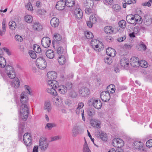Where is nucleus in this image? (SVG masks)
<instances>
[{
	"label": "nucleus",
	"instance_id": "393cba45",
	"mask_svg": "<svg viewBox=\"0 0 152 152\" xmlns=\"http://www.w3.org/2000/svg\"><path fill=\"white\" fill-rule=\"evenodd\" d=\"M120 64L123 67H127L129 65V59L126 58L121 59L120 61Z\"/></svg>",
	"mask_w": 152,
	"mask_h": 152
},
{
	"label": "nucleus",
	"instance_id": "c03bdc74",
	"mask_svg": "<svg viewBox=\"0 0 152 152\" xmlns=\"http://www.w3.org/2000/svg\"><path fill=\"white\" fill-rule=\"evenodd\" d=\"M118 24L119 26L122 29L125 28L126 27V23L124 20H122L120 21Z\"/></svg>",
	"mask_w": 152,
	"mask_h": 152
},
{
	"label": "nucleus",
	"instance_id": "69168bd1",
	"mask_svg": "<svg viewBox=\"0 0 152 152\" xmlns=\"http://www.w3.org/2000/svg\"><path fill=\"white\" fill-rule=\"evenodd\" d=\"M104 2L106 5H110L113 3V0H104Z\"/></svg>",
	"mask_w": 152,
	"mask_h": 152
},
{
	"label": "nucleus",
	"instance_id": "680f3d73",
	"mask_svg": "<svg viewBox=\"0 0 152 152\" xmlns=\"http://www.w3.org/2000/svg\"><path fill=\"white\" fill-rule=\"evenodd\" d=\"M61 137L59 136H55L53 137H51V141H56L58 140L61 139Z\"/></svg>",
	"mask_w": 152,
	"mask_h": 152
},
{
	"label": "nucleus",
	"instance_id": "f8f14e48",
	"mask_svg": "<svg viewBox=\"0 0 152 152\" xmlns=\"http://www.w3.org/2000/svg\"><path fill=\"white\" fill-rule=\"evenodd\" d=\"M90 93L89 89L86 87L81 88L79 91L80 95L82 97L87 96Z\"/></svg>",
	"mask_w": 152,
	"mask_h": 152
},
{
	"label": "nucleus",
	"instance_id": "ddd939ff",
	"mask_svg": "<svg viewBox=\"0 0 152 152\" xmlns=\"http://www.w3.org/2000/svg\"><path fill=\"white\" fill-rule=\"evenodd\" d=\"M57 91L60 94L64 95L67 92V88L66 86L64 85H58V84L57 87Z\"/></svg>",
	"mask_w": 152,
	"mask_h": 152
},
{
	"label": "nucleus",
	"instance_id": "bb28decb",
	"mask_svg": "<svg viewBox=\"0 0 152 152\" xmlns=\"http://www.w3.org/2000/svg\"><path fill=\"white\" fill-rule=\"evenodd\" d=\"M46 55L48 58L50 59L53 58L55 56L53 51L51 49L48 50L46 51Z\"/></svg>",
	"mask_w": 152,
	"mask_h": 152
},
{
	"label": "nucleus",
	"instance_id": "49530a36",
	"mask_svg": "<svg viewBox=\"0 0 152 152\" xmlns=\"http://www.w3.org/2000/svg\"><path fill=\"white\" fill-rule=\"evenodd\" d=\"M25 21L27 23H30L32 22L33 20V17L30 15H26L24 17Z\"/></svg>",
	"mask_w": 152,
	"mask_h": 152
},
{
	"label": "nucleus",
	"instance_id": "774afa93",
	"mask_svg": "<svg viewBox=\"0 0 152 152\" xmlns=\"http://www.w3.org/2000/svg\"><path fill=\"white\" fill-rule=\"evenodd\" d=\"M65 86H66L67 90H69L71 89L72 88V85L71 83L69 82L67 83Z\"/></svg>",
	"mask_w": 152,
	"mask_h": 152
},
{
	"label": "nucleus",
	"instance_id": "4be33fe9",
	"mask_svg": "<svg viewBox=\"0 0 152 152\" xmlns=\"http://www.w3.org/2000/svg\"><path fill=\"white\" fill-rule=\"evenodd\" d=\"M91 124L92 126L94 128H99L100 127L101 123L99 120L94 119L91 120Z\"/></svg>",
	"mask_w": 152,
	"mask_h": 152
},
{
	"label": "nucleus",
	"instance_id": "58836bf2",
	"mask_svg": "<svg viewBox=\"0 0 152 152\" xmlns=\"http://www.w3.org/2000/svg\"><path fill=\"white\" fill-rule=\"evenodd\" d=\"M83 152H91L86 140L83 145Z\"/></svg>",
	"mask_w": 152,
	"mask_h": 152
},
{
	"label": "nucleus",
	"instance_id": "aec40b11",
	"mask_svg": "<svg viewBox=\"0 0 152 152\" xmlns=\"http://www.w3.org/2000/svg\"><path fill=\"white\" fill-rule=\"evenodd\" d=\"M50 23L51 26L53 27H58L59 24V20L56 18H53L50 21Z\"/></svg>",
	"mask_w": 152,
	"mask_h": 152
},
{
	"label": "nucleus",
	"instance_id": "423d86ee",
	"mask_svg": "<svg viewBox=\"0 0 152 152\" xmlns=\"http://www.w3.org/2000/svg\"><path fill=\"white\" fill-rule=\"evenodd\" d=\"M36 63L37 67L40 69H44L47 66V64L46 61L42 57L37 58Z\"/></svg>",
	"mask_w": 152,
	"mask_h": 152
},
{
	"label": "nucleus",
	"instance_id": "0eeeda50",
	"mask_svg": "<svg viewBox=\"0 0 152 152\" xmlns=\"http://www.w3.org/2000/svg\"><path fill=\"white\" fill-rule=\"evenodd\" d=\"M49 145V143L45 137L41 138L39 141V147L42 151H45L48 149Z\"/></svg>",
	"mask_w": 152,
	"mask_h": 152
},
{
	"label": "nucleus",
	"instance_id": "09e8293b",
	"mask_svg": "<svg viewBox=\"0 0 152 152\" xmlns=\"http://www.w3.org/2000/svg\"><path fill=\"white\" fill-rule=\"evenodd\" d=\"M97 15H91L89 18V20L93 23H95L97 21Z\"/></svg>",
	"mask_w": 152,
	"mask_h": 152
},
{
	"label": "nucleus",
	"instance_id": "cd10ccee",
	"mask_svg": "<svg viewBox=\"0 0 152 152\" xmlns=\"http://www.w3.org/2000/svg\"><path fill=\"white\" fill-rule=\"evenodd\" d=\"M137 48L139 50H146V46L144 44V43L142 41L140 42L137 45Z\"/></svg>",
	"mask_w": 152,
	"mask_h": 152
},
{
	"label": "nucleus",
	"instance_id": "dca6fc26",
	"mask_svg": "<svg viewBox=\"0 0 152 152\" xmlns=\"http://www.w3.org/2000/svg\"><path fill=\"white\" fill-rule=\"evenodd\" d=\"M152 23V18L150 15H145L143 23L144 25L147 26H150Z\"/></svg>",
	"mask_w": 152,
	"mask_h": 152
},
{
	"label": "nucleus",
	"instance_id": "7c9ffc66",
	"mask_svg": "<svg viewBox=\"0 0 152 152\" xmlns=\"http://www.w3.org/2000/svg\"><path fill=\"white\" fill-rule=\"evenodd\" d=\"M114 28L110 26H107L104 28V31L107 34H112L114 31Z\"/></svg>",
	"mask_w": 152,
	"mask_h": 152
},
{
	"label": "nucleus",
	"instance_id": "9b49d317",
	"mask_svg": "<svg viewBox=\"0 0 152 152\" xmlns=\"http://www.w3.org/2000/svg\"><path fill=\"white\" fill-rule=\"evenodd\" d=\"M41 43L43 47L47 48L50 46L51 41L48 37H44L42 39Z\"/></svg>",
	"mask_w": 152,
	"mask_h": 152
},
{
	"label": "nucleus",
	"instance_id": "052dcab7",
	"mask_svg": "<svg viewBox=\"0 0 152 152\" xmlns=\"http://www.w3.org/2000/svg\"><path fill=\"white\" fill-rule=\"evenodd\" d=\"M16 40L18 42H21L23 41V39L22 37L19 35H16L15 37Z\"/></svg>",
	"mask_w": 152,
	"mask_h": 152
},
{
	"label": "nucleus",
	"instance_id": "37998d69",
	"mask_svg": "<svg viewBox=\"0 0 152 152\" xmlns=\"http://www.w3.org/2000/svg\"><path fill=\"white\" fill-rule=\"evenodd\" d=\"M9 24L10 28L11 29H14L16 28V23L13 21H11L9 22Z\"/></svg>",
	"mask_w": 152,
	"mask_h": 152
},
{
	"label": "nucleus",
	"instance_id": "0e129e2a",
	"mask_svg": "<svg viewBox=\"0 0 152 152\" xmlns=\"http://www.w3.org/2000/svg\"><path fill=\"white\" fill-rule=\"evenodd\" d=\"M53 127V124L50 123H48L47 124L46 126H45V129H50Z\"/></svg>",
	"mask_w": 152,
	"mask_h": 152
},
{
	"label": "nucleus",
	"instance_id": "f03ea898",
	"mask_svg": "<svg viewBox=\"0 0 152 152\" xmlns=\"http://www.w3.org/2000/svg\"><path fill=\"white\" fill-rule=\"evenodd\" d=\"M48 83L50 88H47L46 91L50 94L56 96L57 95L56 88L58 82L56 80H48Z\"/></svg>",
	"mask_w": 152,
	"mask_h": 152
},
{
	"label": "nucleus",
	"instance_id": "2f4dec72",
	"mask_svg": "<svg viewBox=\"0 0 152 152\" xmlns=\"http://www.w3.org/2000/svg\"><path fill=\"white\" fill-rule=\"evenodd\" d=\"M65 2L66 5L68 7H72L75 4L74 0H66Z\"/></svg>",
	"mask_w": 152,
	"mask_h": 152
},
{
	"label": "nucleus",
	"instance_id": "e2e57ef3",
	"mask_svg": "<svg viewBox=\"0 0 152 152\" xmlns=\"http://www.w3.org/2000/svg\"><path fill=\"white\" fill-rule=\"evenodd\" d=\"M54 37H55V39L57 41H60L61 39V38L59 34L55 35Z\"/></svg>",
	"mask_w": 152,
	"mask_h": 152
},
{
	"label": "nucleus",
	"instance_id": "c85d7f7f",
	"mask_svg": "<svg viewBox=\"0 0 152 152\" xmlns=\"http://www.w3.org/2000/svg\"><path fill=\"white\" fill-rule=\"evenodd\" d=\"M44 109L47 110L48 112L50 111L51 110V107L49 101H47L45 102L44 106Z\"/></svg>",
	"mask_w": 152,
	"mask_h": 152
},
{
	"label": "nucleus",
	"instance_id": "473e14b6",
	"mask_svg": "<svg viewBox=\"0 0 152 152\" xmlns=\"http://www.w3.org/2000/svg\"><path fill=\"white\" fill-rule=\"evenodd\" d=\"M34 29L36 31H39L42 28V26L39 23L36 22L33 25Z\"/></svg>",
	"mask_w": 152,
	"mask_h": 152
},
{
	"label": "nucleus",
	"instance_id": "f3484780",
	"mask_svg": "<svg viewBox=\"0 0 152 152\" xmlns=\"http://www.w3.org/2000/svg\"><path fill=\"white\" fill-rule=\"evenodd\" d=\"M47 76L49 79V80H53L56 79L57 78V74L54 71H50L47 73Z\"/></svg>",
	"mask_w": 152,
	"mask_h": 152
},
{
	"label": "nucleus",
	"instance_id": "338daca9",
	"mask_svg": "<svg viewBox=\"0 0 152 152\" xmlns=\"http://www.w3.org/2000/svg\"><path fill=\"white\" fill-rule=\"evenodd\" d=\"M42 5V2L40 1H37L35 3V6L37 8H40L41 7Z\"/></svg>",
	"mask_w": 152,
	"mask_h": 152
},
{
	"label": "nucleus",
	"instance_id": "6ab92c4d",
	"mask_svg": "<svg viewBox=\"0 0 152 152\" xmlns=\"http://www.w3.org/2000/svg\"><path fill=\"white\" fill-rule=\"evenodd\" d=\"M75 17L77 19H80L83 17V12L79 8H77L75 10Z\"/></svg>",
	"mask_w": 152,
	"mask_h": 152
},
{
	"label": "nucleus",
	"instance_id": "b1692460",
	"mask_svg": "<svg viewBox=\"0 0 152 152\" xmlns=\"http://www.w3.org/2000/svg\"><path fill=\"white\" fill-rule=\"evenodd\" d=\"M6 20L5 19H4L2 22V28H0V36H2L5 33L6 28Z\"/></svg>",
	"mask_w": 152,
	"mask_h": 152
},
{
	"label": "nucleus",
	"instance_id": "412c9836",
	"mask_svg": "<svg viewBox=\"0 0 152 152\" xmlns=\"http://www.w3.org/2000/svg\"><path fill=\"white\" fill-rule=\"evenodd\" d=\"M106 53L108 55L112 57H114L116 54L115 50L111 48H109L106 49Z\"/></svg>",
	"mask_w": 152,
	"mask_h": 152
},
{
	"label": "nucleus",
	"instance_id": "4468645a",
	"mask_svg": "<svg viewBox=\"0 0 152 152\" xmlns=\"http://www.w3.org/2000/svg\"><path fill=\"white\" fill-rule=\"evenodd\" d=\"M13 80L11 82V86L15 88H18L20 85V82L19 79L17 77L12 79Z\"/></svg>",
	"mask_w": 152,
	"mask_h": 152
},
{
	"label": "nucleus",
	"instance_id": "20e7f679",
	"mask_svg": "<svg viewBox=\"0 0 152 152\" xmlns=\"http://www.w3.org/2000/svg\"><path fill=\"white\" fill-rule=\"evenodd\" d=\"M5 72L8 77L11 79H14L16 77V73L13 67L7 65L5 66Z\"/></svg>",
	"mask_w": 152,
	"mask_h": 152
},
{
	"label": "nucleus",
	"instance_id": "6e6d98bb",
	"mask_svg": "<svg viewBox=\"0 0 152 152\" xmlns=\"http://www.w3.org/2000/svg\"><path fill=\"white\" fill-rule=\"evenodd\" d=\"M70 96L72 98H76L77 95V93L74 91H72L69 93Z\"/></svg>",
	"mask_w": 152,
	"mask_h": 152
},
{
	"label": "nucleus",
	"instance_id": "72a5a7b5",
	"mask_svg": "<svg viewBox=\"0 0 152 152\" xmlns=\"http://www.w3.org/2000/svg\"><path fill=\"white\" fill-rule=\"evenodd\" d=\"M6 64V62L4 58L0 56V67L4 68L7 65Z\"/></svg>",
	"mask_w": 152,
	"mask_h": 152
},
{
	"label": "nucleus",
	"instance_id": "4d7b16f0",
	"mask_svg": "<svg viewBox=\"0 0 152 152\" xmlns=\"http://www.w3.org/2000/svg\"><path fill=\"white\" fill-rule=\"evenodd\" d=\"M104 61L105 63L108 64H110L112 62V61L110 58L107 57L104 58Z\"/></svg>",
	"mask_w": 152,
	"mask_h": 152
},
{
	"label": "nucleus",
	"instance_id": "7ed1b4c3",
	"mask_svg": "<svg viewBox=\"0 0 152 152\" xmlns=\"http://www.w3.org/2000/svg\"><path fill=\"white\" fill-rule=\"evenodd\" d=\"M88 104L89 106H93L95 108L99 109L102 107V103L100 100L98 99L93 97L89 99Z\"/></svg>",
	"mask_w": 152,
	"mask_h": 152
},
{
	"label": "nucleus",
	"instance_id": "bf43d9fd",
	"mask_svg": "<svg viewBox=\"0 0 152 152\" xmlns=\"http://www.w3.org/2000/svg\"><path fill=\"white\" fill-rule=\"evenodd\" d=\"M146 146L148 148L152 147V139H150L148 140L146 143Z\"/></svg>",
	"mask_w": 152,
	"mask_h": 152
},
{
	"label": "nucleus",
	"instance_id": "f704fd0d",
	"mask_svg": "<svg viewBox=\"0 0 152 152\" xmlns=\"http://www.w3.org/2000/svg\"><path fill=\"white\" fill-rule=\"evenodd\" d=\"M58 61L59 64L61 65L65 64L66 62V59L63 55H61V56L58 57Z\"/></svg>",
	"mask_w": 152,
	"mask_h": 152
},
{
	"label": "nucleus",
	"instance_id": "9d476101",
	"mask_svg": "<svg viewBox=\"0 0 152 152\" xmlns=\"http://www.w3.org/2000/svg\"><path fill=\"white\" fill-rule=\"evenodd\" d=\"M101 99L103 101L106 102L110 99V96L109 92L104 91H102L100 94Z\"/></svg>",
	"mask_w": 152,
	"mask_h": 152
},
{
	"label": "nucleus",
	"instance_id": "8fccbe9b",
	"mask_svg": "<svg viewBox=\"0 0 152 152\" xmlns=\"http://www.w3.org/2000/svg\"><path fill=\"white\" fill-rule=\"evenodd\" d=\"M85 35L86 37L88 39H91L94 36L92 33L89 31H87L85 33Z\"/></svg>",
	"mask_w": 152,
	"mask_h": 152
},
{
	"label": "nucleus",
	"instance_id": "a211bd4d",
	"mask_svg": "<svg viewBox=\"0 0 152 152\" xmlns=\"http://www.w3.org/2000/svg\"><path fill=\"white\" fill-rule=\"evenodd\" d=\"M65 2L63 0L57 2L56 5V8L58 10H62L64 9L66 5Z\"/></svg>",
	"mask_w": 152,
	"mask_h": 152
},
{
	"label": "nucleus",
	"instance_id": "6e6552de",
	"mask_svg": "<svg viewBox=\"0 0 152 152\" xmlns=\"http://www.w3.org/2000/svg\"><path fill=\"white\" fill-rule=\"evenodd\" d=\"M24 143L27 147L30 146L32 144V138L31 134L28 133H25L23 137Z\"/></svg>",
	"mask_w": 152,
	"mask_h": 152
},
{
	"label": "nucleus",
	"instance_id": "1a4fd4ad",
	"mask_svg": "<svg viewBox=\"0 0 152 152\" xmlns=\"http://www.w3.org/2000/svg\"><path fill=\"white\" fill-rule=\"evenodd\" d=\"M112 145L116 148H121L124 145V141L121 139L119 138H115L113 139Z\"/></svg>",
	"mask_w": 152,
	"mask_h": 152
},
{
	"label": "nucleus",
	"instance_id": "a19ab883",
	"mask_svg": "<svg viewBox=\"0 0 152 152\" xmlns=\"http://www.w3.org/2000/svg\"><path fill=\"white\" fill-rule=\"evenodd\" d=\"M33 49L35 52L39 53L41 52V49L40 46L37 45L35 44L33 45Z\"/></svg>",
	"mask_w": 152,
	"mask_h": 152
},
{
	"label": "nucleus",
	"instance_id": "ea45409f",
	"mask_svg": "<svg viewBox=\"0 0 152 152\" xmlns=\"http://www.w3.org/2000/svg\"><path fill=\"white\" fill-rule=\"evenodd\" d=\"M113 10L116 12H120L121 10L120 6L118 4H114L112 7Z\"/></svg>",
	"mask_w": 152,
	"mask_h": 152
},
{
	"label": "nucleus",
	"instance_id": "13d9d810",
	"mask_svg": "<svg viewBox=\"0 0 152 152\" xmlns=\"http://www.w3.org/2000/svg\"><path fill=\"white\" fill-rule=\"evenodd\" d=\"M99 41L95 39L92 40L91 42V44L92 47H94L95 45L99 44Z\"/></svg>",
	"mask_w": 152,
	"mask_h": 152
},
{
	"label": "nucleus",
	"instance_id": "c9c22d12",
	"mask_svg": "<svg viewBox=\"0 0 152 152\" xmlns=\"http://www.w3.org/2000/svg\"><path fill=\"white\" fill-rule=\"evenodd\" d=\"M46 12V10L41 9H38L36 10V12L37 14L39 16L45 15Z\"/></svg>",
	"mask_w": 152,
	"mask_h": 152
},
{
	"label": "nucleus",
	"instance_id": "f257e3e1",
	"mask_svg": "<svg viewBox=\"0 0 152 152\" xmlns=\"http://www.w3.org/2000/svg\"><path fill=\"white\" fill-rule=\"evenodd\" d=\"M20 100L21 104L20 107L19 116L23 120L26 121L28 116V97L26 92H23L20 94Z\"/></svg>",
	"mask_w": 152,
	"mask_h": 152
},
{
	"label": "nucleus",
	"instance_id": "4c0bfd02",
	"mask_svg": "<svg viewBox=\"0 0 152 152\" xmlns=\"http://www.w3.org/2000/svg\"><path fill=\"white\" fill-rule=\"evenodd\" d=\"M102 45V44L99 43V44H96L94 46L92 47L93 48L97 51H100L103 49L104 48L103 46L102 45V47L101 46V48L100 47V45Z\"/></svg>",
	"mask_w": 152,
	"mask_h": 152
},
{
	"label": "nucleus",
	"instance_id": "e433bc0d",
	"mask_svg": "<svg viewBox=\"0 0 152 152\" xmlns=\"http://www.w3.org/2000/svg\"><path fill=\"white\" fill-rule=\"evenodd\" d=\"M87 114L90 117L94 115L95 113V110L92 108H88L87 110Z\"/></svg>",
	"mask_w": 152,
	"mask_h": 152
},
{
	"label": "nucleus",
	"instance_id": "3c124183",
	"mask_svg": "<svg viewBox=\"0 0 152 152\" xmlns=\"http://www.w3.org/2000/svg\"><path fill=\"white\" fill-rule=\"evenodd\" d=\"M24 126L23 124H20L18 126L19 133L21 134L23 133L24 130Z\"/></svg>",
	"mask_w": 152,
	"mask_h": 152
},
{
	"label": "nucleus",
	"instance_id": "5701e85b",
	"mask_svg": "<svg viewBox=\"0 0 152 152\" xmlns=\"http://www.w3.org/2000/svg\"><path fill=\"white\" fill-rule=\"evenodd\" d=\"M97 137H99L103 141L107 140V134L102 131L98 132L96 134Z\"/></svg>",
	"mask_w": 152,
	"mask_h": 152
},
{
	"label": "nucleus",
	"instance_id": "603ef678",
	"mask_svg": "<svg viewBox=\"0 0 152 152\" xmlns=\"http://www.w3.org/2000/svg\"><path fill=\"white\" fill-rule=\"evenodd\" d=\"M29 54L32 58L35 59L37 58V55L34 51L32 50L30 51Z\"/></svg>",
	"mask_w": 152,
	"mask_h": 152
},
{
	"label": "nucleus",
	"instance_id": "79ce46f5",
	"mask_svg": "<svg viewBox=\"0 0 152 152\" xmlns=\"http://www.w3.org/2000/svg\"><path fill=\"white\" fill-rule=\"evenodd\" d=\"M57 53L59 54H65L66 53L65 50H64L62 47H58L57 49Z\"/></svg>",
	"mask_w": 152,
	"mask_h": 152
},
{
	"label": "nucleus",
	"instance_id": "a18cd8bd",
	"mask_svg": "<svg viewBox=\"0 0 152 152\" xmlns=\"http://www.w3.org/2000/svg\"><path fill=\"white\" fill-rule=\"evenodd\" d=\"M139 66L143 68H146L148 66L147 62L145 61L142 60L140 61Z\"/></svg>",
	"mask_w": 152,
	"mask_h": 152
},
{
	"label": "nucleus",
	"instance_id": "5fc2aeb1",
	"mask_svg": "<svg viewBox=\"0 0 152 152\" xmlns=\"http://www.w3.org/2000/svg\"><path fill=\"white\" fill-rule=\"evenodd\" d=\"M26 7L28 10L32 11L33 10V7L31 3L29 2L26 5Z\"/></svg>",
	"mask_w": 152,
	"mask_h": 152
},
{
	"label": "nucleus",
	"instance_id": "c756f323",
	"mask_svg": "<svg viewBox=\"0 0 152 152\" xmlns=\"http://www.w3.org/2000/svg\"><path fill=\"white\" fill-rule=\"evenodd\" d=\"M135 18H134V23L135 24H140L142 23L143 20L142 17L138 15H135Z\"/></svg>",
	"mask_w": 152,
	"mask_h": 152
},
{
	"label": "nucleus",
	"instance_id": "a878e982",
	"mask_svg": "<svg viewBox=\"0 0 152 152\" xmlns=\"http://www.w3.org/2000/svg\"><path fill=\"white\" fill-rule=\"evenodd\" d=\"M80 127L77 126H75L72 128V135L73 137H76L79 134Z\"/></svg>",
	"mask_w": 152,
	"mask_h": 152
},
{
	"label": "nucleus",
	"instance_id": "39448f33",
	"mask_svg": "<svg viewBox=\"0 0 152 152\" xmlns=\"http://www.w3.org/2000/svg\"><path fill=\"white\" fill-rule=\"evenodd\" d=\"M143 143L139 141H136L133 143V147L140 152H146V148L144 146Z\"/></svg>",
	"mask_w": 152,
	"mask_h": 152
},
{
	"label": "nucleus",
	"instance_id": "de8ad7c7",
	"mask_svg": "<svg viewBox=\"0 0 152 152\" xmlns=\"http://www.w3.org/2000/svg\"><path fill=\"white\" fill-rule=\"evenodd\" d=\"M134 18H135V15H129L127 16L126 17V20L129 23H131L130 21L134 20Z\"/></svg>",
	"mask_w": 152,
	"mask_h": 152
},
{
	"label": "nucleus",
	"instance_id": "864d4df0",
	"mask_svg": "<svg viewBox=\"0 0 152 152\" xmlns=\"http://www.w3.org/2000/svg\"><path fill=\"white\" fill-rule=\"evenodd\" d=\"M24 88L25 91L27 92V94H28L29 95H31V88L28 85H26L24 86Z\"/></svg>",
	"mask_w": 152,
	"mask_h": 152
},
{
	"label": "nucleus",
	"instance_id": "2eb2a0df",
	"mask_svg": "<svg viewBox=\"0 0 152 152\" xmlns=\"http://www.w3.org/2000/svg\"><path fill=\"white\" fill-rule=\"evenodd\" d=\"M140 62L138 58L136 57H133L130 59V64L132 66L137 67L139 66Z\"/></svg>",
	"mask_w": 152,
	"mask_h": 152
}]
</instances>
